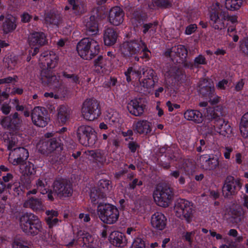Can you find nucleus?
Segmentation results:
<instances>
[{"label": "nucleus", "mask_w": 248, "mask_h": 248, "mask_svg": "<svg viewBox=\"0 0 248 248\" xmlns=\"http://www.w3.org/2000/svg\"><path fill=\"white\" fill-rule=\"evenodd\" d=\"M1 139L4 142L8 149L10 150L8 160L14 165H20L27 159L29 153L27 150L23 147L13 148L18 143L21 135L15 132L11 133L5 132L0 135Z\"/></svg>", "instance_id": "f257e3e1"}, {"label": "nucleus", "mask_w": 248, "mask_h": 248, "mask_svg": "<svg viewBox=\"0 0 248 248\" xmlns=\"http://www.w3.org/2000/svg\"><path fill=\"white\" fill-rule=\"evenodd\" d=\"M20 228L28 235H35L41 231L42 226L38 217L31 213H24L19 217Z\"/></svg>", "instance_id": "f03ea898"}, {"label": "nucleus", "mask_w": 248, "mask_h": 248, "mask_svg": "<svg viewBox=\"0 0 248 248\" xmlns=\"http://www.w3.org/2000/svg\"><path fill=\"white\" fill-rule=\"evenodd\" d=\"M121 51L125 57L131 56L134 54H141L142 59H149L150 52L145 44L141 40L131 41L124 42L121 46Z\"/></svg>", "instance_id": "7ed1b4c3"}, {"label": "nucleus", "mask_w": 248, "mask_h": 248, "mask_svg": "<svg viewBox=\"0 0 248 248\" xmlns=\"http://www.w3.org/2000/svg\"><path fill=\"white\" fill-rule=\"evenodd\" d=\"M78 55L85 60H91L99 52L98 42L92 38H86L79 42L77 46Z\"/></svg>", "instance_id": "20e7f679"}, {"label": "nucleus", "mask_w": 248, "mask_h": 248, "mask_svg": "<svg viewBox=\"0 0 248 248\" xmlns=\"http://www.w3.org/2000/svg\"><path fill=\"white\" fill-rule=\"evenodd\" d=\"M97 212L100 220L104 223L113 224L118 219L119 211L114 205L109 203H100Z\"/></svg>", "instance_id": "39448f33"}, {"label": "nucleus", "mask_w": 248, "mask_h": 248, "mask_svg": "<svg viewBox=\"0 0 248 248\" xmlns=\"http://www.w3.org/2000/svg\"><path fill=\"white\" fill-rule=\"evenodd\" d=\"M172 196L171 188L165 185H158L153 192L155 202L157 205L163 207L169 205Z\"/></svg>", "instance_id": "423d86ee"}, {"label": "nucleus", "mask_w": 248, "mask_h": 248, "mask_svg": "<svg viewBox=\"0 0 248 248\" xmlns=\"http://www.w3.org/2000/svg\"><path fill=\"white\" fill-rule=\"evenodd\" d=\"M174 209L175 215L178 217L185 220L187 223L192 220L194 210L191 202L184 199H180L176 203Z\"/></svg>", "instance_id": "0eeeda50"}, {"label": "nucleus", "mask_w": 248, "mask_h": 248, "mask_svg": "<svg viewBox=\"0 0 248 248\" xmlns=\"http://www.w3.org/2000/svg\"><path fill=\"white\" fill-rule=\"evenodd\" d=\"M82 117L88 121H93L97 118L100 114L99 104L94 99L86 100L81 108Z\"/></svg>", "instance_id": "6e6552de"}, {"label": "nucleus", "mask_w": 248, "mask_h": 248, "mask_svg": "<svg viewBox=\"0 0 248 248\" xmlns=\"http://www.w3.org/2000/svg\"><path fill=\"white\" fill-rule=\"evenodd\" d=\"M77 135L80 143L86 146L93 145L96 140L95 132L90 126H80L77 130Z\"/></svg>", "instance_id": "1a4fd4ad"}, {"label": "nucleus", "mask_w": 248, "mask_h": 248, "mask_svg": "<svg viewBox=\"0 0 248 248\" xmlns=\"http://www.w3.org/2000/svg\"><path fill=\"white\" fill-rule=\"evenodd\" d=\"M197 164L204 170H214L219 165V159L217 155H203L198 158Z\"/></svg>", "instance_id": "9d476101"}, {"label": "nucleus", "mask_w": 248, "mask_h": 248, "mask_svg": "<svg viewBox=\"0 0 248 248\" xmlns=\"http://www.w3.org/2000/svg\"><path fill=\"white\" fill-rule=\"evenodd\" d=\"M19 170L22 174L21 177L22 183L25 186L30 185L32 181L31 177L36 173L34 165L30 162L21 164L19 166Z\"/></svg>", "instance_id": "9b49d317"}, {"label": "nucleus", "mask_w": 248, "mask_h": 248, "mask_svg": "<svg viewBox=\"0 0 248 248\" xmlns=\"http://www.w3.org/2000/svg\"><path fill=\"white\" fill-rule=\"evenodd\" d=\"M53 191L60 198L69 197L72 195V188L71 185L67 182L55 181L53 185Z\"/></svg>", "instance_id": "f8f14e48"}, {"label": "nucleus", "mask_w": 248, "mask_h": 248, "mask_svg": "<svg viewBox=\"0 0 248 248\" xmlns=\"http://www.w3.org/2000/svg\"><path fill=\"white\" fill-rule=\"evenodd\" d=\"M46 38L45 34L42 32H33L29 35L28 39L29 45L31 47H34L32 55L38 53L39 47L46 44Z\"/></svg>", "instance_id": "ddd939ff"}, {"label": "nucleus", "mask_w": 248, "mask_h": 248, "mask_svg": "<svg viewBox=\"0 0 248 248\" xmlns=\"http://www.w3.org/2000/svg\"><path fill=\"white\" fill-rule=\"evenodd\" d=\"M39 61L43 66L42 70H52L57 64V56L53 52L46 51L41 54Z\"/></svg>", "instance_id": "4468645a"}, {"label": "nucleus", "mask_w": 248, "mask_h": 248, "mask_svg": "<svg viewBox=\"0 0 248 248\" xmlns=\"http://www.w3.org/2000/svg\"><path fill=\"white\" fill-rule=\"evenodd\" d=\"M147 69L145 67L139 66L136 65L129 67L124 73L127 81L128 82L132 80H139L140 81L142 75L146 74Z\"/></svg>", "instance_id": "2eb2a0df"}, {"label": "nucleus", "mask_w": 248, "mask_h": 248, "mask_svg": "<svg viewBox=\"0 0 248 248\" xmlns=\"http://www.w3.org/2000/svg\"><path fill=\"white\" fill-rule=\"evenodd\" d=\"M45 109L40 107H36L32 110L31 119L35 125L43 127L47 124L48 120L45 117Z\"/></svg>", "instance_id": "dca6fc26"}, {"label": "nucleus", "mask_w": 248, "mask_h": 248, "mask_svg": "<svg viewBox=\"0 0 248 248\" xmlns=\"http://www.w3.org/2000/svg\"><path fill=\"white\" fill-rule=\"evenodd\" d=\"M228 15L225 12L219 14H213L210 15L211 26L216 30H222L225 28L224 20L227 19Z\"/></svg>", "instance_id": "f3484780"}, {"label": "nucleus", "mask_w": 248, "mask_h": 248, "mask_svg": "<svg viewBox=\"0 0 248 248\" xmlns=\"http://www.w3.org/2000/svg\"><path fill=\"white\" fill-rule=\"evenodd\" d=\"M146 78L140 79L139 82L141 89L147 92L152 91L154 88L155 81L154 79V71L151 69H147Z\"/></svg>", "instance_id": "a211bd4d"}, {"label": "nucleus", "mask_w": 248, "mask_h": 248, "mask_svg": "<svg viewBox=\"0 0 248 248\" xmlns=\"http://www.w3.org/2000/svg\"><path fill=\"white\" fill-rule=\"evenodd\" d=\"M167 218L161 212H155L152 215L151 218V224L155 229L162 231L164 230L167 224Z\"/></svg>", "instance_id": "6ab92c4d"}, {"label": "nucleus", "mask_w": 248, "mask_h": 248, "mask_svg": "<svg viewBox=\"0 0 248 248\" xmlns=\"http://www.w3.org/2000/svg\"><path fill=\"white\" fill-rule=\"evenodd\" d=\"M4 20L2 25V30L4 33H8L14 31L16 28V18L11 15L5 16L1 15L0 21Z\"/></svg>", "instance_id": "aec40b11"}, {"label": "nucleus", "mask_w": 248, "mask_h": 248, "mask_svg": "<svg viewBox=\"0 0 248 248\" xmlns=\"http://www.w3.org/2000/svg\"><path fill=\"white\" fill-rule=\"evenodd\" d=\"M124 16L122 9L118 6H115L109 11L108 19L111 24L118 26L123 22Z\"/></svg>", "instance_id": "412c9836"}, {"label": "nucleus", "mask_w": 248, "mask_h": 248, "mask_svg": "<svg viewBox=\"0 0 248 248\" xmlns=\"http://www.w3.org/2000/svg\"><path fill=\"white\" fill-rule=\"evenodd\" d=\"M83 23L86 28L87 34L89 35H95L98 32L97 18L94 16L86 17Z\"/></svg>", "instance_id": "4be33fe9"}, {"label": "nucleus", "mask_w": 248, "mask_h": 248, "mask_svg": "<svg viewBox=\"0 0 248 248\" xmlns=\"http://www.w3.org/2000/svg\"><path fill=\"white\" fill-rule=\"evenodd\" d=\"M239 183L232 177L227 178L225 184L222 188V192L224 197L229 198L235 193L236 186H239Z\"/></svg>", "instance_id": "5701e85b"}, {"label": "nucleus", "mask_w": 248, "mask_h": 248, "mask_svg": "<svg viewBox=\"0 0 248 248\" xmlns=\"http://www.w3.org/2000/svg\"><path fill=\"white\" fill-rule=\"evenodd\" d=\"M105 120L111 126L117 127L122 122L119 113L114 109H108L105 115Z\"/></svg>", "instance_id": "b1692460"}, {"label": "nucleus", "mask_w": 248, "mask_h": 248, "mask_svg": "<svg viewBox=\"0 0 248 248\" xmlns=\"http://www.w3.org/2000/svg\"><path fill=\"white\" fill-rule=\"evenodd\" d=\"M133 129L140 134L147 135L152 131L151 124L147 120H140L134 123Z\"/></svg>", "instance_id": "393cba45"}, {"label": "nucleus", "mask_w": 248, "mask_h": 248, "mask_svg": "<svg viewBox=\"0 0 248 248\" xmlns=\"http://www.w3.org/2000/svg\"><path fill=\"white\" fill-rule=\"evenodd\" d=\"M41 79L42 82L50 86L57 87L58 85V79L53 74L52 70L47 71L46 69L42 70Z\"/></svg>", "instance_id": "a878e982"}, {"label": "nucleus", "mask_w": 248, "mask_h": 248, "mask_svg": "<svg viewBox=\"0 0 248 248\" xmlns=\"http://www.w3.org/2000/svg\"><path fill=\"white\" fill-rule=\"evenodd\" d=\"M204 88L203 86L201 88V92L202 93L208 97L209 101L212 104H215L219 102L220 97L215 93V88L213 84L210 86H206Z\"/></svg>", "instance_id": "bb28decb"}, {"label": "nucleus", "mask_w": 248, "mask_h": 248, "mask_svg": "<svg viewBox=\"0 0 248 248\" xmlns=\"http://www.w3.org/2000/svg\"><path fill=\"white\" fill-rule=\"evenodd\" d=\"M215 127L217 132L224 136H228L232 132L230 124L223 119L219 118L216 120Z\"/></svg>", "instance_id": "cd10ccee"}, {"label": "nucleus", "mask_w": 248, "mask_h": 248, "mask_svg": "<svg viewBox=\"0 0 248 248\" xmlns=\"http://www.w3.org/2000/svg\"><path fill=\"white\" fill-rule=\"evenodd\" d=\"M127 108L131 114L136 116L141 115L144 112L143 105L137 99L131 100L127 105Z\"/></svg>", "instance_id": "c85d7f7f"}, {"label": "nucleus", "mask_w": 248, "mask_h": 248, "mask_svg": "<svg viewBox=\"0 0 248 248\" xmlns=\"http://www.w3.org/2000/svg\"><path fill=\"white\" fill-rule=\"evenodd\" d=\"M23 206L26 208H30L36 212L44 210V206L42 201L36 198H29L24 202Z\"/></svg>", "instance_id": "c756f323"}, {"label": "nucleus", "mask_w": 248, "mask_h": 248, "mask_svg": "<svg viewBox=\"0 0 248 248\" xmlns=\"http://www.w3.org/2000/svg\"><path fill=\"white\" fill-rule=\"evenodd\" d=\"M22 122L21 120L18 117V113L16 112L12 117H6L3 118L1 124L4 127H16Z\"/></svg>", "instance_id": "7c9ffc66"}, {"label": "nucleus", "mask_w": 248, "mask_h": 248, "mask_svg": "<svg viewBox=\"0 0 248 248\" xmlns=\"http://www.w3.org/2000/svg\"><path fill=\"white\" fill-rule=\"evenodd\" d=\"M117 34L112 28L105 29L104 33V42L105 45L110 46L114 45L117 39Z\"/></svg>", "instance_id": "2f4dec72"}, {"label": "nucleus", "mask_w": 248, "mask_h": 248, "mask_svg": "<svg viewBox=\"0 0 248 248\" xmlns=\"http://www.w3.org/2000/svg\"><path fill=\"white\" fill-rule=\"evenodd\" d=\"M110 237L112 244L116 247H123L127 243L125 236L121 232L114 231L111 233Z\"/></svg>", "instance_id": "473e14b6"}, {"label": "nucleus", "mask_w": 248, "mask_h": 248, "mask_svg": "<svg viewBox=\"0 0 248 248\" xmlns=\"http://www.w3.org/2000/svg\"><path fill=\"white\" fill-rule=\"evenodd\" d=\"M184 116L186 120L191 121L198 124L202 121V114L197 110L187 109L184 113Z\"/></svg>", "instance_id": "72a5a7b5"}, {"label": "nucleus", "mask_w": 248, "mask_h": 248, "mask_svg": "<svg viewBox=\"0 0 248 248\" xmlns=\"http://www.w3.org/2000/svg\"><path fill=\"white\" fill-rule=\"evenodd\" d=\"M70 110L64 105L60 106L57 108V119L62 123H65L69 118Z\"/></svg>", "instance_id": "f704fd0d"}, {"label": "nucleus", "mask_w": 248, "mask_h": 248, "mask_svg": "<svg viewBox=\"0 0 248 248\" xmlns=\"http://www.w3.org/2000/svg\"><path fill=\"white\" fill-rule=\"evenodd\" d=\"M187 54V49L183 45H178L173 47L170 53L171 56L179 57L182 60L186 58Z\"/></svg>", "instance_id": "c9c22d12"}, {"label": "nucleus", "mask_w": 248, "mask_h": 248, "mask_svg": "<svg viewBox=\"0 0 248 248\" xmlns=\"http://www.w3.org/2000/svg\"><path fill=\"white\" fill-rule=\"evenodd\" d=\"M61 18L59 13H55L54 12L47 14L44 18L45 22L47 24L57 25Z\"/></svg>", "instance_id": "e433bc0d"}, {"label": "nucleus", "mask_w": 248, "mask_h": 248, "mask_svg": "<svg viewBox=\"0 0 248 248\" xmlns=\"http://www.w3.org/2000/svg\"><path fill=\"white\" fill-rule=\"evenodd\" d=\"M106 196L98 189L93 188L91 190L90 199L93 204H95L98 202L99 199L104 198Z\"/></svg>", "instance_id": "4c0bfd02"}, {"label": "nucleus", "mask_w": 248, "mask_h": 248, "mask_svg": "<svg viewBox=\"0 0 248 248\" xmlns=\"http://www.w3.org/2000/svg\"><path fill=\"white\" fill-rule=\"evenodd\" d=\"M171 177L175 179L180 178L178 180L179 183L181 185H183L185 183L186 180V173H184L183 169H179L171 171L170 174Z\"/></svg>", "instance_id": "58836bf2"}, {"label": "nucleus", "mask_w": 248, "mask_h": 248, "mask_svg": "<svg viewBox=\"0 0 248 248\" xmlns=\"http://www.w3.org/2000/svg\"><path fill=\"white\" fill-rule=\"evenodd\" d=\"M111 186H110L109 181L108 180H101L99 182V188H98L105 195L107 196V194L110 190Z\"/></svg>", "instance_id": "ea45409f"}, {"label": "nucleus", "mask_w": 248, "mask_h": 248, "mask_svg": "<svg viewBox=\"0 0 248 248\" xmlns=\"http://www.w3.org/2000/svg\"><path fill=\"white\" fill-rule=\"evenodd\" d=\"M157 25V24L156 22L144 24L143 26V33L145 34L147 32H149L151 34H154L156 31Z\"/></svg>", "instance_id": "a19ab883"}, {"label": "nucleus", "mask_w": 248, "mask_h": 248, "mask_svg": "<svg viewBox=\"0 0 248 248\" xmlns=\"http://www.w3.org/2000/svg\"><path fill=\"white\" fill-rule=\"evenodd\" d=\"M242 2V0H226L225 5L227 8L235 10L240 8Z\"/></svg>", "instance_id": "79ce46f5"}, {"label": "nucleus", "mask_w": 248, "mask_h": 248, "mask_svg": "<svg viewBox=\"0 0 248 248\" xmlns=\"http://www.w3.org/2000/svg\"><path fill=\"white\" fill-rule=\"evenodd\" d=\"M106 64V61L101 56H99L94 61V66L96 70L103 72L105 66Z\"/></svg>", "instance_id": "37998d69"}, {"label": "nucleus", "mask_w": 248, "mask_h": 248, "mask_svg": "<svg viewBox=\"0 0 248 248\" xmlns=\"http://www.w3.org/2000/svg\"><path fill=\"white\" fill-rule=\"evenodd\" d=\"M49 154L54 151L60 146V143L55 139L47 140Z\"/></svg>", "instance_id": "c03bdc74"}, {"label": "nucleus", "mask_w": 248, "mask_h": 248, "mask_svg": "<svg viewBox=\"0 0 248 248\" xmlns=\"http://www.w3.org/2000/svg\"><path fill=\"white\" fill-rule=\"evenodd\" d=\"M35 186L37 189L41 194H45L47 192L46 188V184L44 180L42 178H39L35 183Z\"/></svg>", "instance_id": "a18cd8bd"}, {"label": "nucleus", "mask_w": 248, "mask_h": 248, "mask_svg": "<svg viewBox=\"0 0 248 248\" xmlns=\"http://www.w3.org/2000/svg\"><path fill=\"white\" fill-rule=\"evenodd\" d=\"M37 148L41 154H49L47 140L40 141L37 145Z\"/></svg>", "instance_id": "49530a36"}, {"label": "nucleus", "mask_w": 248, "mask_h": 248, "mask_svg": "<svg viewBox=\"0 0 248 248\" xmlns=\"http://www.w3.org/2000/svg\"><path fill=\"white\" fill-rule=\"evenodd\" d=\"M18 62L17 57L16 56L10 55L5 59V62L7 63L8 68L13 69L16 65Z\"/></svg>", "instance_id": "de8ad7c7"}, {"label": "nucleus", "mask_w": 248, "mask_h": 248, "mask_svg": "<svg viewBox=\"0 0 248 248\" xmlns=\"http://www.w3.org/2000/svg\"><path fill=\"white\" fill-rule=\"evenodd\" d=\"M228 235L231 237L235 238V243H240L243 241V237L242 235H238V233L235 229H231L228 233Z\"/></svg>", "instance_id": "09e8293b"}, {"label": "nucleus", "mask_w": 248, "mask_h": 248, "mask_svg": "<svg viewBox=\"0 0 248 248\" xmlns=\"http://www.w3.org/2000/svg\"><path fill=\"white\" fill-rule=\"evenodd\" d=\"M220 7L219 3L217 2H213L209 7L208 12L209 15H212L213 14H218Z\"/></svg>", "instance_id": "8fccbe9b"}, {"label": "nucleus", "mask_w": 248, "mask_h": 248, "mask_svg": "<svg viewBox=\"0 0 248 248\" xmlns=\"http://www.w3.org/2000/svg\"><path fill=\"white\" fill-rule=\"evenodd\" d=\"M240 130L241 134L243 137H248V124L247 123H243L241 120L240 124Z\"/></svg>", "instance_id": "3c124183"}, {"label": "nucleus", "mask_w": 248, "mask_h": 248, "mask_svg": "<svg viewBox=\"0 0 248 248\" xmlns=\"http://www.w3.org/2000/svg\"><path fill=\"white\" fill-rule=\"evenodd\" d=\"M207 62L205 58L202 55H199L194 59V65L195 67H198L199 65H204Z\"/></svg>", "instance_id": "603ef678"}, {"label": "nucleus", "mask_w": 248, "mask_h": 248, "mask_svg": "<svg viewBox=\"0 0 248 248\" xmlns=\"http://www.w3.org/2000/svg\"><path fill=\"white\" fill-rule=\"evenodd\" d=\"M144 241L140 238H137L133 242L131 248H145Z\"/></svg>", "instance_id": "864d4df0"}, {"label": "nucleus", "mask_w": 248, "mask_h": 248, "mask_svg": "<svg viewBox=\"0 0 248 248\" xmlns=\"http://www.w3.org/2000/svg\"><path fill=\"white\" fill-rule=\"evenodd\" d=\"M240 47L244 53L248 55V39H245L242 41Z\"/></svg>", "instance_id": "5fc2aeb1"}, {"label": "nucleus", "mask_w": 248, "mask_h": 248, "mask_svg": "<svg viewBox=\"0 0 248 248\" xmlns=\"http://www.w3.org/2000/svg\"><path fill=\"white\" fill-rule=\"evenodd\" d=\"M228 81L226 79H222L216 85L217 88L219 90H225L227 86Z\"/></svg>", "instance_id": "6e6d98bb"}, {"label": "nucleus", "mask_w": 248, "mask_h": 248, "mask_svg": "<svg viewBox=\"0 0 248 248\" xmlns=\"http://www.w3.org/2000/svg\"><path fill=\"white\" fill-rule=\"evenodd\" d=\"M13 248H29L20 240H15L13 244Z\"/></svg>", "instance_id": "4d7b16f0"}, {"label": "nucleus", "mask_w": 248, "mask_h": 248, "mask_svg": "<svg viewBox=\"0 0 248 248\" xmlns=\"http://www.w3.org/2000/svg\"><path fill=\"white\" fill-rule=\"evenodd\" d=\"M197 29V25L196 24H191L187 26L185 31V33L187 35H190L193 33Z\"/></svg>", "instance_id": "13d9d810"}, {"label": "nucleus", "mask_w": 248, "mask_h": 248, "mask_svg": "<svg viewBox=\"0 0 248 248\" xmlns=\"http://www.w3.org/2000/svg\"><path fill=\"white\" fill-rule=\"evenodd\" d=\"M166 105L168 108V110L170 112H172L174 108L178 109L180 108V106L177 104H172L170 101H168L166 103Z\"/></svg>", "instance_id": "bf43d9fd"}, {"label": "nucleus", "mask_w": 248, "mask_h": 248, "mask_svg": "<svg viewBox=\"0 0 248 248\" xmlns=\"http://www.w3.org/2000/svg\"><path fill=\"white\" fill-rule=\"evenodd\" d=\"M142 185V181L136 178L134 179L130 184H129V187L131 189H134L137 186H140Z\"/></svg>", "instance_id": "052dcab7"}, {"label": "nucleus", "mask_w": 248, "mask_h": 248, "mask_svg": "<svg viewBox=\"0 0 248 248\" xmlns=\"http://www.w3.org/2000/svg\"><path fill=\"white\" fill-rule=\"evenodd\" d=\"M219 248H239L238 245L235 242L231 241L229 242V245L222 244Z\"/></svg>", "instance_id": "680f3d73"}, {"label": "nucleus", "mask_w": 248, "mask_h": 248, "mask_svg": "<svg viewBox=\"0 0 248 248\" xmlns=\"http://www.w3.org/2000/svg\"><path fill=\"white\" fill-rule=\"evenodd\" d=\"M46 221L47 222V224L49 225L50 227H52L54 226H56L59 223V220L56 217L53 218V219H46Z\"/></svg>", "instance_id": "e2e57ef3"}, {"label": "nucleus", "mask_w": 248, "mask_h": 248, "mask_svg": "<svg viewBox=\"0 0 248 248\" xmlns=\"http://www.w3.org/2000/svg\"><path fill=\"white\" fill-rule=\"evenodd\" d=\"M46 214L47 215L46 219H50V220L58 216L57 212L54 210L46 211Z\"/></svg>", "instance_id": "0e129e2a"}, {"label": "nucleus", "mask_w": 248, "mask_h": 248, "mask_svg": "<svg viewBox=\"0 0 248 248\" xmlns=\"http://www.w3.org/2000/svg\"><path fill=\"white\" fill-rule=\"evenodd\" d=\"M79 218L81 222H87L90 220V217L88 214L81 213L79 215Z\"/></svg>", "instance_id": "69168bd1"}, {"label": "nucleus", "mask_w": 248, "mask_h": 248, "mask_svg": "<svg viewBox=\"0 0 248 248\" xmlns=\"http://www.w3.org/2000/svg\"><path fill=\"white\" fill-rule=\"evenodd\" d=\"M21 21L23 22H28L30 21L31 16L27 13H24L21 16Z\"/></svg>", "instance_id": "338daca9"}, {"label": "nucleus", "mask_w": 248, "mask_h": 248, "mask_svg": "<svg viewBox=\"0 0 248 248\" xmlns=\"http://www.w3.org/2000/svg\"><path fill=\"white\" fill-rule=\"evenodd\" d=\"M232 151V148L226 147L224 149V156L226 159H229L230 158V154Z\"/></svg>", "instance_id": "774afa93"}]
</instances>
